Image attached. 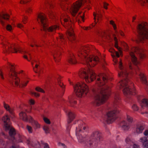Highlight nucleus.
<instances>
[{
	"label": "nucleus",
	"mask_w": 148,
	"mask_h": 148,
	"mask_svg": "<svg viewBox=\"0 0 148 148\" xmlns=\"http://www.w3.org/2000/svg\"><path fill=\"white\" fill-rule=\"evenodd\" d=\"M97 78L96 84L99 88L97 90L94 91L95 96L93 104L95 106H99L107 100L110 93V88L105 85V84L108 80L107 75L105 74H101Z\"/></svg>",
	"instance_id": "f257e3e1"
},
{
	"label": "nucleus",
	"mask_w": 148,
	"mask_h": 148,
	"mask_svg": "<svg viewBox=\"0 0 148 148\" xmlns=\"http://www.w3.org/2000/svg\"><path fill=\"white\" fill-rule=\"evenodd\" d=\"M88 129L85 124L82 122L77 127L76 134L78 136V138L79 142L85 144V148H91L93 146H96L97 143L101 140L102 137L99 131H95L92 133L90 139L88 140L87 137L82 136V134L83 130L86 131Z\"/></svg>",
	"instance_id": "f03ea898"
},
{
	"label": "nucleus",
	"mask_w": 148,
	"mask_h": 148,
	"mask_svg": "<svg viewBox=\"0 0 148 148\" xmlns=\"http://www.w3.org/2000/svg\"><path fill=\"white\" fill-rule=\"evenodd\" d=\"M94 47L91 45H86L82 46L78 50V56L81 63L88 66L94 67L100 61V58L97 56L88 57L89 52Z\"/></svg>",
	"instance_id": "7ed1b4c3"
},
{
	"label": "nucleus",
	"mask_w": 148,
	"mask_h": 148,
	"mask_svg": "<svg viewBox=\"0 0 148 148\" xmlns=\"http://www.w3.org/2000/svg\"><path fill=\"white\" fill-rule=\"evenodd\" d=\"M119 67L121 71L118 73L120 77H122L125 79L121 80L118 84V86L120 89L124 88L123 92L125 95H133L135 93V89L134 87V84L129 80L128 78V73L125 69H123L121 61L119 62Z\"/></svg>",
	"instance_id": "20e7f679"
},
{
	"label": "nucleus",
	"mask_w": 148,
	"mask_h": 148,
	"mask_svg": "<svg viewBox=\"0 0 148 148\" xmlns=\"http://www.w3.org/2000/svg\"><path fill=\"white\" fill-rule=\"evenodd\" d=\"M134 53L138 54L140 59H142L145 58V57L143 50L138 47H133L132 49V51L130 53V55L131 57L132 63L136 66L135 70L136 74L139 76L142 83L148 86V82L147 79L146 75L140 71L138 67V65L139 64L140 62L137 60V58L136 57Z\"/></svg>",
	"instance_id": "39448f33"
},
{
	"label": "nucleus",
	"mask_w": 148,
	"mask_h": 148,
	"mask_svg": "<svg viewBox=\"0 0 148 148\" xmlns=\"http://www.w3.org/2000/svg\"><path fill=\"white\" fill-rule=\"evenodd\" d=\"M0 38L1 39L3 45V52L4 53H8L10 52L13 53L18 52L23 53H27L29 56V58H28L27 56L24 55V58L26 59L28 61H30L31 59L30 54L26 51H23L19 47L16 46L13 44L11 45L8 42L4 37L0 35Z\"/></svg>",
	"instance_id": "423d86ee"
},
{
	"label": "nucleus",
	"mask_w": 148,
	"mask_h": 148,
	"mask_svg": "<svg viewBox=\"0 0 148 148\" xmlns=\"http://www.w3.org/2000/svg\"><path fill=\"white\" fill-rule=\"evenodd\" d=\"M37 20L41 26V31L43 30L45 32H51L52 34H54L56 31L59 29V26L57 25H53L48 27L46 16L43 13H40L38 15Z\"/></svg>",
	"instance_id": "0eeeda50"
},
{
	"label": "nucleus",
	"mask_w": 148,
	"mask_h": 148,
	"mask_svg": "<svg viewBox=\"0 0 148 148\" xmlns=\"http://www.w3.org/2000/svg\"><path fill=\"white\" fill-rule=\"evenodd\" d=\"M120 102V99L118 94L116 95L113 103V109L109 111L107 114V122L110 123L114 121L118 117V114L119 111L117 108V106Z\"/></svg>",
	"instance_id": "6e6552de"
},
{
	"label": "nucleus",
	"mask_w": 148,
	"mask_h": 148,
	"mask_svg": "<svg viewBox=\"0 0 148 148\" xmlns=\"http://www.w3.org/2000/svg\"><path fill=\"white\" fill-rule=\"evenodd\" d=\"M137 31L138 34V39L140 42H144L148 40V23L147 22L139 24L137 26Z\"/></svg>",
	"instance_id": "1a4fd4ad"
},
{
	"label": "nucleus",
	"mask_w": 148,
	"mask_h": 148,
	"mask_svg": "<svg viewBox=\"0 0 148 148\" xmlns=\"http://www.w3.org/2000/svg\"><path fill=\"white\" fill-rule=\"evenodd\" d=\"M79 75L82 78H84L86 82L89 83L96 79V75L92 69L89 68L88 69L82 68L79 71Z\"/></svg>",
	"instance_id": "9d476101"
},
{
	"label": "nucleus",
	"mask_w": 148,
	"mask_h": 148,
	"mask_svg": "<svg viewBox=\"0 0 148 148\" xmlns=\"http://www.w3.org/2000/svg\"><path fill=\"white\" fill-rule=\"evenodd\" d=\"M73 88L76 95L79 97H84L89 91L88 86L84 83H77Z\"/></svg>",
	"instance_id": "9b49d317"
},
{
	"label": "nucleus",
	"mask_w": 148,
	"mask_h": 148,
	"mask_svg": "<svg viewBox=\"0 0 148 148\" xmlns=\"http://www.w3.org/2000/svg\"><path fill=\"white\" fill-rule=\"evenodd\" d=\"M9 66L8 76L9 82L12 85L14 86V84L17 86L18 85L20 82V79L17 76V73L15 70L14 65L9 63Z\"/></svg>",
	"instance_id": "f8f14e48"
},
{
	"label": "nucleus",
	"mask_w": 148,
	"mask_h": 148,
	"mask_svg": "<svg viewBox=\"0 0 148 148\" xmlns=\"http://www.w3.org/2000/svg\"><path fill=\"white\" fill-rule=\"evenodd\" d=\"M67 18H61V21L62 23V21L63 20L64 24L62 25L65 27L66 28L68 29L66 33L68 38L70 41H72L74 40L75 39L72 27L73 24H72V22L70 20L69 17L67 16Z\"/></svg>",
	"instance_id": "ddd939ff"
},
{
	"label": "nucleus",
	"mask_w": 148,
	"mask_h": 148,
	"mask_svg": "<svg viewBox=\"0 0 148 148\" xmlns=\"http://www.w3.org/2000/svg\"><path fill=\"white\" fill-rule=\"evenodd\" d=\"M87 1L86 0H79L73 3L69 10L70 12L73 16H75L82 4Z\"/></svg>",
	"instance_id": "4468645a"
},
{
	"label": "nucleus",
	"mask_w": 148,
	"mask_h": 148,
	"mask_svg": "<svg viewBox=\"0 0 148 148\" xmlns=\"http://www.w3.org/2000/svg\"><path fill=\"white\" fill-rule=\"evenodd\" d=\"M19 116L21 119L25 121H29L31 123L33 126L35 127V128H39L40 125L38 122L33 120V118L30 116H27L26 113L21 112L19 113Z\"/></svg>",
	"instance_id": "2eb2a0df"
},
{
	"label": "nucleus",
	"mask_w": 148,
	"mask_h": 148,
	"mask_svg": "<svg viewBox=\"0 0 148 148\" xmlns=\"http://www.w3.org/2000/svg\"><path fill=\"white\" fill-rule=\"evenodd\" d=\"M126 120L128 122L127 123L125 121H123L120 123V125L125 130H128L130 128V124L132 123L133 119L132 117L127 115Z\"/></svg>",
	"instance_id": "dca6fc26"
},
{
	"label": "nucleus",
	"mask_w": 148,
	"mask_h": 148,
	"mask_svg": "<svg viewBox=\"0 0 148 148\" xmlns=\"http://www.w3.org/2000/svg\"><path fill=\"white\" fill-rule=\"evenodd\" d=\"M62 50V49L60 48L58 46L52 53L54 60L56 62H59L60 60Z\"/></svg>",
	"instance_id": "f3484780"
},
{
	"label": "nucleus",
	"mask_w": 148,
	"mask_h": 148,
	"mask_svg": "<svg viewBox=\"0 0 148 148\" xmlns=\"http://www.w3.org/2000/svg\"><path fill=\"white\" fill-rule=\"evenodd\" d=\"M5 130L7 131V130H9V134L10 137V138H9L8 139L9 140H11L12 141L13 143L14 142V136L16 134V131L13 128L11 127V126H10V128L9 129H6L5 128Z\"/></svg>",
	"instance_id": "a211bd4d"
},
{
	"label": "nucleus",
	"mask_w": 148,
	"mask_h": 148,
	"mask_svg": "<svg viewBox=\"0 0 148 148\" xmlns=\"http://www.w3.org/2000/svg\"><path fill=\"white\" fill-rule=\"evenodd\" d=\"M9 16L8 14L4 13L0 14V22L2 25L5 27L6 22L5 20H8L9 19Z\"/></svg>",
	"instance_id": "6ab92c4d"
},
{
	"label": "nucleus",
	"mask_w": 148,
	"mask_h": 148,
	"mask_svg": "<svg viewBox=\"0 0 148 148\" xmlns=\"http://www.w3.org/2000/svg\"><path fill=\"white\" fill-rule=\"evenodd\" d=\"M93 16L95 23H92V27L94 26L97 22H99V23L100 22L102 19L103 17L102 15L101 14H97L95 12L93 13Z\"/></svg>",
	"instance_id": "aec40b11"
},
{
	"label": "nucleus",
	"mask_w": 148,
	"mask_h": 148,
	"mask_svg": "<svg viewBox=\"0 0 148 148\" xmlns=\"http://www.w3.org/2000/svg\"><path fill=\"white\" fill-rule=\"evenodd\" d=\"M68 116L67 123L68 124L67 128L69 129L70 128V125L69 124L73 121L75 118V115L74 112L71 111H69L68 112Z\"/></svg>",
	"instance_id": "412c9836"
},
{
	"label": "nucleus",
	"mask_w": 148,
	"mask_h": 148,
	"mask_svg": "<svg viewBox=\"0 0 148 148\" xmlns=\"http://www.w3.org/2000/svg\"><path fill=\"white\" fill-rule=\"evenodd\" d=\"M2 119L4 122L5 128L6 129L10 128V120L9 116L8 115H6L3 117Z\"/></svg>",
	"instance_id": "4be33fe9"
},
{
	"label": "nucleus",
	"mask_w": 148,
	"mask_h": 148,
	"mask_svg": "<svg viewBox=\"0 0 148 148\" xmlns=\"http://www.w3.org/2000/svg\"><path fill=\"white\" fill-rule=\"evenodd\" d=\"M139 141L142 144L144 148H148V140L146 137H141Z\"/></svg>",
	"instance_id": "5701e85b"
},
{
	"label": "nucleus",
	"mask_w": 148,
	"mask_h": 148,
	"mask_svg": "<svg viewBox=\"0 0 148 148\" xmlns=\"http://www.w3.org/2000/svg\"><path fill=\"white\" fill-rule=\"evenodd\" d=\"M68 62L69 63L74 64L77 63V61L74 55L72 53H70L68 59Z\"/></svg>",
	"instance_id": "b1692460"
},
{
	"label": "nucleus",
	"mask_w": 148,
	"mask_h": 148,
	"mask_svg": "<svg viewBox=\"0 0 148 148\" xmlns=\"http://www.w3.org/2000/svg\"><path fill=\"white\" fill-rule=\"evenodd\" d=\"M145 128L144 126L142 124H138L136 125V132L138 134L142 133Z\"/></svg>",
	"instance_id": "393cba45"
},
{
	"label": "nucleus",
	"mask_w": 148,
	"mask_h": 148,
	"mask_svg": "<svg viewBox=\"0 0 148 148\" xmlns=\"http://www.w3.org/2000/svg\"><path fill=\"white\" fill-rule=\"evenodd\" d=\"M56 78L58 82L59 85L62 88V91L63 94H64L65 90L64 89L65 86L60 81L61 77L60 76L58 75L56 77Z\"/></svg>",
	"instance_id": "a878e982"
},
{
	"label": "nucleus",
	"mask_w": 148,
	"mask_h": 148,
	"mask_svg": "<svg viewBox=\"0 0 148 148\" xmlns=\"http://www.w3.org/2000/svg\"><path fill=\"white\" fill-rule=\"evenodd\" d=\"M4 107L7 111L9 112L10 114L13 116H14V109L13 108H10L8 105L6 104L5 102L4 103Z\"/></svg>",
	"instance_id": "bb28decb"
},
{
	"label": "nucleus",
	"mask_w": 148,
	"mask_h": 148,
	"mask_svg": "<svg viewBox=\"0 0 148 148\" xmlns=\"http://www.w3.org/2000/svg\"><path fill=\"white\" fill-rule=\"evenodd\" d=\"M109 51L111 53V55L113 58L115 57V56L118 58L120 56L119 53L117 51H115V50L113 48L110 49Z\"/></svg>",
	"instance_id": "cd10ccee"
},
{
	"label": "nucleus",
	"mask_w": 148,
	"mask_h": 148,
	"mask_svg": "<svg viewBox=\"0 0 148 148\" xmlns=\"http://www.w3.org/2000/svg\"><path fill=\"white\" fill-rule=\"evenodd\" d=\"M69 101L71 106H73L76 103V99H74V97L71 96L69 97Z\"/></svg>",
	"instance_id": "c85d7f7f"
},
{
	"label": "nucleus",
	"mask_w": 148,
	"mask_h": 148,
	"mask_svg": "<svg viewBox=\"0 0 148 148\" xmlns=\"http://www.w3.org/2000/svg\"><path fill=\"white\" fill-rule=\"evenodd\" d=\"M114 40L115 41V45L114 46L115 48H117L118 50L120 52V55L121 54L122 52L121 51V49L120 47H119L118 45V39L116 37V36L114 34Z\"/></svg>",
	"instance_id": "c756f323"
},
{
	"label": "nucleus",
	"mask_w": 148,
	"mask_h": 148,
	"mask_svg": "<svg viewBox=\"0 0 148 148\" xmlns=\"http://www.w3.org/2000/svg\"><path fill=\"white\" fill-rule=\"evenodd\" d=\"M141 106L143 107H148V99H143L141 101Z\"/></svg>",
	"instance_id": "7c9ffc66"
},
{
	"label": "nucleus",
	"mask_w": 148,
	"mask_h": 148,
	"mask_svg": "<svg viewBox=\"0 0 148 148\" xmlns=\"http://www.w3.org/2000/svg\"><path fill=\"white\" fill-rule=\"evenodd\" d=\"M81 13H79L77 16L75 17V21H80V19H81L83 21V22L84 21V17L80 15ZM74 20H75L74 19Z\"/></svg>",
	"instance_id": "2f4dec72"
},
{
	"label": "nucleus",
	"mask_w": 148,
	"mask_h": 148,
	"mask_svg": "<svg viewBox=\"0 0 148 148\" xmlns=\"http://www.w3.org/2000/svg\"><path fill=\"white\" fill-rule=\"evenodd\" d=\"M29 82V80L27 79L23 78L21 82V87H23L26 86Z\"/></svg>",
	"instance_id": "473e14b6"
},
{
	"label": "nucleus",
	"mask_w": 148,
	"mask_h": 148,
	"mask_svg": "<svg viewBox=\"0 0 148 148\" xmlns=\"http://www.w3.org/2000/svg\"><path fill=\"white\" fill-rule=\"evenodd\" d=\"M45 2L47 5L49 6L50 8H53V4L52 0H44Z\"/></svg>",
	"instance_id": "72a5a7b5"
},
{
	"label": "nucleus",
	"mask_w": 148,
	"mask_h": 148,
	"mask_svg": "<svg viewBox=\"0 0 148 148\" xmlns=\"http://www.w3.org/2000/svg\"><path fill=\"white\" fill-rule=\"evenodd\" d=\"M57 40L58 42L60 43V42H63L64 40V38L63 37V35L62 34H59L58 36L57 37Z\"/></svg>",
	"instance_id": "f704fd0d"
},
{
	"label": "nucleus",
	"mask_w": 148,
	"mask_h": 148,
	"mask_svg": "<svg viewBox=\"0 0 148 148\" xmlns=\"http://www.w3.org/2000/svg\"><path fill=\"white\" fill-rule=\"evenodd\" d=\"M132 108L133 110L135 111H138L139 109V108L135 104H134L133 105Z\"/></svg>",
	"instance_id": "c9c22d12"
},
{
	"label": "nucleus",
	"mask_w": 148,
	"mask_h": 148,
	"mask_svg": "<svg viewBox=\"0 0 148 148\" xmlns=\"http://www.w3.org/2000/svg\"><path fill=\"white\" fill-rule=\"evenodd\" d=\"M36 90L38 91L44 93L45 91L43 90L39 87H37L35 88Z\"/></svg>",
	"instance_id": "e433bc0d"
},
{
	"label": "nucleus",
	"mask_w": 148,
	"mask_h": 148,
	"mask_svg": "<svg viewBox=\"0 0 148 148\" xmlns=\"http://www.w3.org/2000/svg\"><path fill=\"white\" fill-rule=\"evenodd\" d=\"M32 43L34 44V45L37 47L42 46V45L39 43V42H37L36 41L34 40L32 42Z\"/></svg>",
	"instance_id": "4c0bfd02"
},
{
	"label": "nucleus",
	"mask_w": 148,
	"mask_h": 148,
	"mask_svg": "<svg viewBox=\"0 0 148 148\" xmlns=\"http://www.w3.org/2000/svg\"><path fill=\"white\" fill-rule=\"evenodd\" d=\"M27 129L29 133H31L32 132L33 130L32 127L31 126L27 125Z\"/></svg>",
	"instance_id": "58836bf2"
},
{
	"label": "nucleus",
	"mask_w": 148,
	"mask_h": 148,
	"mask_svg": "<svg viewBox=\"0 0 148 148\" xmlns=\"http://www.w3.org/2000/svg\"><path fill=\"white\" fill-rule=\"evenodd\" d=\"M43 128L46 133H49V128L48 126H45L43 127Z\"/></svg>",
	"instance_id": "ea45409f"
},
{
	"label": "nucleus",
	"mask_w": 148,
	"mask_h": 148,
	"mask_svg": "<svg viewBox=\"0 0 148 148\" xmlns=\"http://www.w3.org/2000/svg\"><path fill=\"white\" fill-rule=\"evenodd\" d=\"M32 9L31 8L28 7L26 9V12L28 13H30L32 11Z\"/></svg>",
	"instance_id": "a19ab883"
},
{
	"label": "nucleus",
	"mask_w": 148,
	"mask_h": 148,
	"mask_svg": "<svg viewBox=\"0 0 148 148\" xmlns=\"http://www.w3.org/2000/svg\"><path fill=\"white\" fill-rule=\"evenodd\" d=\"M91 26H92V27H91V26H89L87 27H82V28L84 30H88L90 29H91L93 27L92 25V24L91 25Z\"/></svg>",
	"instance_id": "79ce46f5"
},
{
	"label": "nucleus",
	"mask_w": 148,
	"mask_h": 148,
	"mask_svg": "<svg viewBox=\"0 0 148 148\" xmlns=\"http://www.w3.org/2000/svg\"><path fill=\"white\" fill-rule=\"evenodd\" d=\"M110 23L111 25H112L113 27L114 28V30H116V25L114 23V22L112 21H110Z\"/></svg>",
	"instance_id": "37998d69"
},
{
	"label": "nucleus",
	"mask_w": 148,
	"mask_h": 148,
	"mask_svg": "<svg viewBox=\"0 0 148 148\" xmlns=\"http://www.w3.org/2000/svg\"><path fill=\"white\" fill-rule=\"evenodd\" d=\"M6 29L9 31H10L12 29V26L10 25H8L6 27Z\"/></svg>",
	"instance_id": "c03bdc74"
},
{
	"label": "nucleus",
	"mask_w": 148,
	"mask_h": 148,
	"mask_svg": "<svg viewBox=\"0 0 148 148\" xmlns=\"http://www.w3.org/2000/svg\"><path fill=\"white\" fill-rule=\"evenodd\" d=\"M31 0H21L20 1L21 4H25L29 2Z\"/></svg>",
	"instance_id": "a18cd8bd"
},
{
	"label": "nucleus",
	"mask_w": 148,
	"mask_h": 148,
	"mask_svg": "<svg viewBox=\"0 0 148 148\" xmlns=\"http://www.w3.org/2000/svg\"><path fill=\"white\" fill-rule=\"evenodd\" d=\"M44 120L45 122L47 124H50V121L49 120L46 118H44Z\"/></svg>",
	"instance_id": "49530a36"
},
{
	"label": "nucleus",
	"mask_w": 148,
	"mask_h": 148,
	"mask_svg": "<svg viewBox=\"0 0 148 148\" xmlns=\"http://www.w3.org/2000/svg\"><path fill=\"white\" fill-rule=\"evenodd\" d=\"M125 141L127 144H131V143H132V142L130 138H126L125 139Z\"/></svg>",
	"instance_id": "de8ad7c7"
},
{
	"label": "nucleus",
	"mask_w": 148,
	"mask_h": 148,
	"mask_svg": "<svg viewBox=\"0 0 148 148\" xmlns=\"http://www.w3.org/2000/svg\"><path fill=\"white\" fill-rule=\"evenodd\" d=\"M122 45L126 50H128V47L127 44L126 43L123 42L122 43Z\"/></svg>",
	"instance_id": "09e8293b"
},
{
	"label": "nucleus",
	"mask_w": 148,
	"mask_h": 148,
	"mask_svg": "<svg viewBox=\"0 0 148 148\" xmlns=\"http://www.w3.org/2000/svg\"><path fill=\"white\" fill-rule=\"evenodd\" d=\"M32 95H34L35 97H39L40 96V94L37 92H31V93Z\"/></svg>",
	"instance_id": "8fccbe9b"
},
{
	"label": "nucleus",
	"mask_w": 148,
	"mask_h": 148,
	"mask_svg": "<svg viewBox=\"0 0 148 148\" xmlns=\"http://www.w3.org/2000/svg\"><path fill=\"white\" fill-rule=\"evenodd\" d=\"M0 77L2 79H4V77H3V73L2 71L1 70H0Z\"/></svg>",
	"instance_id": "3c124183"
},
{
	"label": "nucleus",
	"mask_w": 148,
	"mask_h": 148,
	"mask_svg": "<svg viewBox=\"0 0 148 148\" xmlns=\"http://www.w3.org/2000/svg\"><path fill=\"white\" fill-rule=\"evenodd\" d=\"M27 19V16H24L23 19V22L25 24L26 23Z\"/></svg>",
	"instance_id": "603ef678"
},
{
	"label": "nucleus",
	"mask_w": 148,
	"mask_h": 148,
	"mask_svg": "<svg viewBox=\"0 0 148 148\" xmlns=\"http://www.w3.org/2000/svg\"><path fill=\"white\" fill-rule=\"evenodd\" d=\"M41 143L42 144H43L45 145L44 148H49V145L47 143H43L42 141H41Z\"/></svg>",
	"instance_id": "864d4df0"
},
{
	"label": "nucleus",
	"mask_w": 148,
	"mask_h": 148,
	"mask_svg": "<svg viewBox=\"0 0 148 148\" xmlns=\"http://www.w3.org/2000/svg\"><path fill=\"white\" fill-rule=\"evenodd\" d=\"M109 4L106 2H104L103 3V7L106 9H108L107 6Z\"/></svg>",
	"instance_id": "5fc2aeb1"
},
{
	"label": "nucleus",
	"mask_w": 148,
	"mask_h": 148,
	"mask_svg": "<svg viewBox=\"0 0 148 148\" xmlns=\"http://www.w3.org/2000/svg\"><path fill=\"white\" fill-rule=\"evenodd\" d=\"M5 144V142L0 138V145H3Z\"/></svg>",
	"instance_id": "6e6d98bb"
},
{
	"label": "nucleus",
	"mask_w": 148,
	"mask_h": 148,
	"mask_svg": "<svg viewBox=\"0 0 148 148\" xmlns=\"http://www.w3.org/2000/svg\"><path fill=\"white\" fill-rule=\"evenodd\" d=\"M48 14L49 15H50L51 16H54V14L53 13V12L51 10L49 11V13H48Z\"/></svg>",
	"instance_id": "4d7b16f0"
},
{
	"label": "nucleus",
	"mask_w": 148,
	"mask_h": 148,
	"mask_svg": "<svg viewBox=\"0 0 148 148\" xmlns=\"http://www.w3.org/2000/svg\"><path fill=\"white\" fill-rule=\"evenodd\" d=\"M34 147L35 146H36V147H41V145L40 144V143L39 142H37V143L36 144V145H35L33 146V145H32Z\"/></svg>",
	"instance_id": "13d9d810"
},
{
	"label": "nucleus",
	"mask_w": 148,
	"mask_h": 148,
	"mask_svg": "<svg viewBox=\"0 0 148 148\" xmlns=\"http://www.w3.org/2000/svg\"><path fill=\"white\" fill-rule=\"evenodd\" d=\"M58 144H59V146H63V147L64 148H66V146L63 143H59Z\"/></svg>",
	"instance_id": "bf43d9fd"
},
{
	"label": "nucleus",
	"mask_w": 148,
	"mask_h": 148,
	"mask_svg": "<svg viewBox=\"0 0 148 148\" xmlns=\"http://www.w3.org/2000/svg\"><path fill=\"white\" fill-rule=\"evenodd\" d=\"M29 102L31 105H34L35 103V101L34 100L31 99L29 100Z\"/></svg>",
	"instance_id": "052dcab7"
},
{
	"label": "nucleus",
	"mask_w": 148,
	"mask_h": 148,
	"mask_svg": "<svg viewBox=\"0 0 148 148\" xmlns=\"http://www.w3.org/2000/svg\"><path fill=\"white\" fill-rule=\"evenodd\" d=\"M17 27L19 28L22 29V28L23 27V26L21 24L19 23L17 25Z\"/></svg>",
	"instance_id": "680f3d73"
},
{
	"label": "nucleus",
	"mask_w": 148,
	"mask_h": 148,
	"mask_svg": "<svg viewBox=\"0 0 148 148\" xmlns=\"http://www.w3.org/2000/svg\"><path fill=\"white\" fill-rule=\"evenodd\" d=\"M144 134L145 136H147L148 135V130H146L144 132Z\"/></svg>",
	"instance_id": "e2e57ef3"
},
{
	"label": "nucleus",
	"mask_w": 148,
	"mask_h": 148,
	"mask_svg": "<svg viewBox=\"0 0 148 148\" xmlns=\"http://www.w3.org/2000/svg\"><path fill=\"white\" fill-rule=\"evenodd\" d=\"M139 1H143L144 3L147 2L148 3V0H138Z\"/></svg>",
	"instance_id": "0e129e2a"
},
{
	"label": "nucleus",
	"mask_w": 148,
	"mask_h": 148,
	"mask_svg": "<svg viewBox=\"0 0 148 148\" xmlns=\"http://www.w3.org/2000/svg\"><path fill=\"white\" fill-rule=\"evenodd\" d=\"M139 147V146L134 144L133 146V148H138Z\"/></svg>",
	"instance_id": "69168bd1"
},
{
	"label": "nucleus",
	"mask_w": 148,
	"mask_h": 148,
	"mask_svg": "<svg viewBox=\"0 0 148 148\" xmlns=\"http://www.w3.org/2000/svg\"><path fill=\"white\" fill-rule=\"evenodd\" d=\"M119 33L120 35L122 36H124V34L123 32L121 31H120Z\"/></svg>",
	"instance_id": "338daca9"
},
{
	"label": "nucleus",
	"mask_w": 148,
	"mask_h": 148,
	"mask_svg": "<svg viewBox=\"0 0 148 148\" xmlns=\"http://www.w3.org/2000/svg\"><path fill=\"white\" fill-rule=\"evenodd\" d=\"M18 146H15V145H13L10 147V148H17Z\"/></svg>",
	"instance_id": "774afa93"
}]
</instances>
